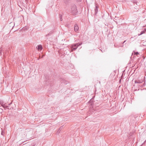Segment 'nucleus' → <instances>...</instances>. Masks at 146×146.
I'll use <instances>...</instances> for the list:
<instances>
[{
	"label": "nucleus",
	"mask_w": 146,
	"mask_h": 146,
	"mask_svg": "<svg viewBox=\"0 0 146 146\" xmlns=\"http://www.w3.org/2000/svg\"><path fill=\"white\" fill-rule=\"evenodd\" d=\"M82 44V43L72 44L70 46L71 48V52H72L74 50H76L78 47L80 46Z\"/></svg>",
	"instance_id": "f257e3e1"
},
{
	"label": "nucleus",
	"mask_w": 146,
	"mask_h": 146,
	"mask_svg": "<svg viewBox=\"0 0 146 146\" xmlns=\"http://www.w3.org/2000/svg\"><path fill=\"white\" fill-rule=\"evenodd\" d=\"M71 13L73 15H76L78 13L76 6L75 5H73L71 8Z\"/></svg>",
	"instance_id": "f03ea898"
},
{
	"label": "nucleus",
	"mask_w": 146,
	"mask_h": 146,
	"mask_svg": "<svg viewBox=\"0 0 146 146\" xmlns=\"http://www.w3.org/2000/svg\"><path fill=\"white\" fill-rule=\"evenodd\" d=\"M79 29V27L77 24H75L74 25V31L77 32Z\"/></svg>",
	"instance_id": "7ed1b4c3"
},
{
	"label": "nucleus",
	"mask_w": 146,
	"mask_h": 146,
	"mask_svg": "<svg viewBox=\"0 0 146 146\" xmlns=\"http://www.w3.org/2000/svg\"><path fill=\"white\" fill-rule=\"evenodd\" d=\"M143 80H136L135 81V83H138L140 84L141 83L143 82Z\"/></svg>",
	"instance_id": "20e7f679"
},
{
	"label": "nucleus",
	"mask_w": 146,
	"mask_h": 146,
	"mask_svg": "<svg viewBox=\"0 0 146 146\" xmlns=\"http://www.w3.org/2000/svg\"><path fill=\"white\" fill-rule=\"evenodd\" d=\"M98 7L97 5L95 6V14L96 15L98 12Z\"/></svg>",
	"instance_id": "39448f33"
},
{
	"label": "nucleus",
	"mask_w": 146,
	"mask_h": 146,
	"mask_svg": "<svg viewBox=\"0 0 146 146\" xmlns=\"http://www.w3.org/2000/svg\"><path fill=\"white\" fill-rule=\"evenodd\" d=\"M146 32V29H145L144 30L142 31L140 34H138V35L140 36L142 34L145 33Z\"/></svg>",
	"instance_id": "423d86ee"
},
{
	"label": "nucleus",
	"mask_w": 146,
	"mask_h": 146,
	"mask_svg": "<svg viewBox=\"0 0 146 146\" xmlns=\"http://www.w3.org/2000/svg\"><path fill=\"white\" fill-rule=\"evenodd\" d=\"M42 48V46L41 45H39L38 46V49L39 50H41Z\"/></svg>",
	"instance_id": "0eeeda50"
},
{
	"label": "nucleus",
	"mask_w": 146,
	"mask_h": 146,
	"mask_svg": "<svg viewBox=\"0 0 146 146\" xmlns=\"http://www.w3.org/2000/svg\"><path fill=\"white\" fill-rule=\"evenodd\" d=\"M63 127V126H61V127H60L59 129V130L58 131V133L60 132V131L62 129Z\"/></svg>",
	"instance_id": "6e6552de"
},
{
	"label": "nucleus",
	"mask_w": 146,
	"mask_h": 146,
	"mask_svg": "<svg viewBox=\"0 0 146 146\" xmlns=\"http://www.w3.org/2000/svg\"><path fill=\"white\" fill-rule=\"evenodd\" d=\"M133 52H134V54L135 55H137L138 54H139V53L138 52H135L134 51H133Z\"/></svg>",
	"instance_id": "1a4fd4ad"
},
{
	"label": "nucleus",
	"mask_w": 146,
	"mask_h": 146,
	"mask_svg": "<svg viewBox=\"0 0 146 146\" xmlns=\"http://www.w3.org/2000/svg\"><path fill=\"white\" fill-rule=\"evenodd\" d=\"M59 15H60V21H62V16L60 14Z\"/></svg>",
	"instance_id": "9d476101"
},
{
	"label": "nucleus",
	"mask_w": 146,
	"mask_h": 146,
	"mask_svg": "<svg viewBox=\"0 0 146 146\" xmlns=\"http://www.w3.org/2000/svg\"><path fill=\"white\" fill-rule=\"evenodd\" d=\"M64 1L66 3H67V2L69 1L66 0H64Z\"/></svg>",
	"instance_id": "9b49d317"
},
{
	"label": "nucleus",
	"mask_w": 146,
	"mask_h": 146,
	"mask_svg": "<svg viewBox=\"0 0 146 146\" xmlns=\"http://www.w3.org/2000/svg\"><path fill=\"white\" fill-rule=\"evenodd\" d=\"M1 54H2V50L1 49H0V55Z\"/></svg>",
	"instance_id": "f8f14e48"
},
{
	"label": "nucleus",
	"mask_w": 146,
	"mask_h": 146,
	"mask_svg": "<svg viewBox=\"0 0 146 146\" xmlns=\"http://www.w3.org/2000/svg\"><path fill=\"white\" fill-rule=\"evenodd\" d=\"M82 0H76V1L78 2H81Z\"/></svg>",
	"instance_id": "ddd939ff"
},
{
	"label": "nucleus",
	"mask_w": 146,
	"mask_h": 146,
	"mask_svg": "<svg viewBox=\"0 0 146 146\" xmlns=\"http://www.w3.org/2000/svg\"><path fill=\"white\" fill-rule=\"evenodd\" d=\"M64 84H67V82L66 81H65V82H64Z\"/></svg>",
	"instance_id": "4468645a"
},
{
	"label": "nucleus",
	"mask_w": 146,
	"mask_h": 146,
	"mask_svg": "<svg viewBox=\"0 0 146 146\" xmlns=\"http://www.w3.org/2000/svg\"><path fill=\"white\" fill-rule=\"evenodd\" d=\"M146 142V140H145V141H144V142L141 145V146H142V145H143V144L144 143H145Z\"/></svg>",
	"instance_id": "2eb2a0df"
},
{
	"label": "nucleus",
	"mask_w": 146,
	"mask_h": 146,
	"mask_svg": "<svg viewBox=\"0 0 146 146\" xmlns=\"http://www.w3.org/2000/svg\"><path fill=\"white\" fill-rule=\"evenodd\" d=\"M5 107L6 108H8V106H5V105H4V108H5Z\"/></svg>",
	"instance_id": "dca6fc26"
},
{
	"label": "nucleus",
	"mask_w": 146,
	"mask_h": 146,
	"mask_svg": "<svg viewBox=\"0 0 146 146\" xmlns=\"http://www.w3.org/2000/svg\"><path fill=\"white\" fill-rule=\"evenodd\" d=\"M1 135H3V131H2Z\"/></svg>",
	"instance_id": "f3484780"
},
{
	"label": "nucleus",
	"mask_w": 146,
	"mask_h": 146,
	"mask_svg": "<svg viewBox=\"0 0 146 146\" xmlns=\"http://www.w3.org/2000/svg\"><path fill=\"white\" fill-rule=\"evenodd\" d=\"M126 40H125L123 42V44L124 43H125V42H126Z\"/></svg>",
	"instance_id": "a211bd4d"
},
{
	"label": "nucleus",
	"mask_w": 146,
	"mask_h": 146,
	"mask_svg": "<svg viewBox=\"0 0 146 146\" xmlns=\"http://www.w3.org/2000/svg\"><path fill=\"white\" fill-rule=\"evenodd\" d=\"M12 103L11 102V103L9 104H8V105H10Z\"/></svg>",
	"instance_id": "6ab92c4d"
},
{
	"label": "nucleus",
	"mask_w": 146,
	"mask_h": 146,
	"mask_svg": "<svg viewBox=\"0 0 146 146\" xmlns=\"http://www.w3.org/2000/svg\"><path fill=\"white\" fill-rule=\"evenodd\" d=\"M43 56H42V58H43Z\"/></svg>",
	"instance_id": "aec40b11"
}]
</instances>
